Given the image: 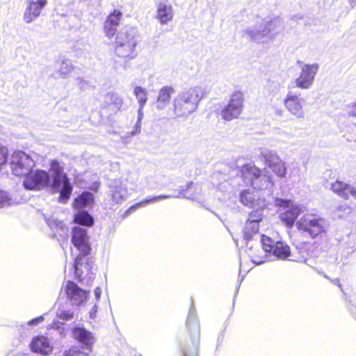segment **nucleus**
Here are the masks:
<instances>
[{
  "label": "nucleus",
  "instance_id": "nucleus-7",
  "mask_svg": "<svg viewBox=\"0 0 356 356\" xmlns=\"http://www.w3.org/2000/svg\"><path fill=\"white\" fill-rule=\"evenodd\" d=\"M260 242L265 252L268 253L270 259H291V253L289 246L282 241H274L265 235H261Z\"/></svg>",
  "mask_w": 356,
  "mask_h": 356
},
{
  "label": "nucleus",
  "instance_id": "nucleus-41",
  "mask_svg": "<svg viewBox=\"0 0 356 356\" xmlns=\"http://www.w3.org/2000/svg\"><path fill=\"white\" fill-rule=\"evenodd\" d=\"M86 256H83V254H80L74 260V264L73 267H79V266H83L85 263L90 266V264L86 261Z\"/></svg>",
  "mask_w": 356,
  "mask_h": 356
},
{
  "label": "nucleus",
  "instance_id": "nucleus-23",
  "mask_svg": "<svg viewBox=\"0 0 356 356\" xmlns=\"http://www.w3.org/2000/svg\"><path fill=\"white\" fill-rule=\"evenodd\" d=\"M330 189L345 200H348L350 196L356 200V188L352 185L337 180L332 184Z\"/></svg>",
  "mask_w": 356,
  "mask_h": 356
},
{
  "label": "nucleus",
  "instance_id": "nucleus-12",
  "mask_svg": "<svg viewBox=\"0 0 356 356\" xmlns=\"http://www.w3.org/2000/svg\"><path fill=\"white\" fill-rule=\"evenodd\" d=\"M260 157L265 164L279 177L283 178L286 174L285 163L277 155L276 152L268 149H263Z\"/></svg>",
  "mask_w": 356,
  "mask_h": 356
},
{
  "label": "nucleus",
  "instance_id": "nucleus-51",
  "mask_svg": "<svg viewBox=\"0 0 356 356\" xmlns=\"http://www.w3.org/2000/svg\"><path fill=\"white\" fill-rule=\"evenodd\" d=\"M38 323V321H34V323L33 324H37ZM29 325H31L32 323H30V322L29 323Z\"/></svg>",
  "mask_w": 356,
  "mask_h": 356
},
{
  "label": "nucleus",
  "instance_id": "nucleus-40",
  "mask_svg": "<svg viewBox=\"0 0 356 356\" xmlns=\"http://www.w3.org/2000/svg\"><path fill=\"white\" fill-rule=\"evenodd\" d=\"M8 149L0 145V166L5 164L7 161Z\"/></svg>",
  "mask_w": 356,
  "mask_h": 356
},
{
  "label": "nucleus",
  "instance_id": "nucleus-17",
  "mask_svg": "<svg viewBox=\"0 0 356 356\" xmlns=\"http://www.w3.org/2000/svg\"><path fill=\"white\" fill-rule=\"evenodd\" d=\"M193 186H194L193 183L190 182L186 185V189H184V188H183V187H181V188L179 190L178 195H160L158 196L145 198L143 201H141L138 203H136V204H134V206L130 207L129 211L135 210L137 208L142 207V206H145L147 204H152L155 202L160 201V200H165V199H168V198H172V197L179 198V197H182L189 199V200H194V198H195L194 195L189 193V191L191 190L193 188Z\"/></svg>",
  "mask_w": 356,
  "mask_h": 356
},
{
  "label": "nucleus",
  "instance_id": "nucleus-2",
  "mask_svg": "<svg viewBox=\"0 0 356 356\" xmlns=\"http://www.w3.org/2000/svg\"><path fill=\"white\" fill-rule=\"evenodd\" d=\"M204 95L201 87L191 88L179 94L174 99V111L177 117L187 116L197 108Z\"/></svg>",
  "mask_w": 356,
  "mask_h": 356
},
{
  "label": "nucleus",
  "instance_id": "nucleus-47",
  "mask_svg": "<svg viewBox=\"0 0 356 356\" xmlns=\"http://www.w3.org/2000/svg\"><path fill=\"white\" fill-rule=\"evenodd\" d=\"M275 113L278 116H282L283 114V111L282 109H277Z\"/></svg>",
  "mask_w": 356,
  "mask_h": 356
},
{
  "label": "nucleus",
  "instance_id": "nucleus-22",
  "mask_svg": "<svg viewBox=\"0 0 356 356\" xmlns=\"http://www.w3.org/2000/svg\"><path fill=\"white\" fill-rule=\"evenodd\" d=\"M29 346L32 352L42 355H49L53 351V346L49 339L43 335L34 337Z\"/></svg>",
  "mask_w": 356,
  "mask_h": 356
},
{
  "label": "nucleus",
  "instance_id": "nucleus-28",
  "mask_svg": "<svg viewBox=\"0 0 356 356\" xmlns=\"http://www.w3.org/2000/svg\"><path fill=\"white\" fill-rule=\"evenodd\" d=\"M94 201L93 195L90 192H83L76 197L74 202V207L76 209H81L90 206Z\"/></svg>",
  "mask_w": 356,
  "mask_h": 356
},
{
  "label": "nucleus",
  "instance_id": "nucleus-34",
  "mask_svg": "<svg viewBox=\"0 0 356 356\" xmlns=\"http://www.w3.org/2000/svg\"><path fill=\"white\" fill-rule=\"evenodd\" d=\"M47 223L51 229H56V233H58L60 230L66 233V225L62 221L56 220L54 218H49L47 219Z\"/></svg>",
  "mask_w": 356,
  "mask_h": 356
},
{
  "label": "nucleus",
  "instance_id": "nucleus-35",
  "mask_svg": "<svg viewBox=\"0 0 356 356\" xmlns=\"http://www.w3.org/2000/svg\"><path fill=\"white\" fill-rule=\"evenodd\" d=\"M88 353L83 351V348L73 346L65 350L63 356H88Z\"/></svg>",
  "mask_w": 356,
  "mask_h": 356
},
{
  "label": "nucleus",
  "instance_id": "nucleus-36",
  "mask_svg": "<svg viewBox=\"0 0 356 356\" xmlns=\"http://www.w3.org/2000/svg\"><path fill=\"white\" fill-rule=\"evenodd\" d=\"M122 17V13L119 10H115L112 13H111L105 22L113 24L118 26L120 20Z\"/></svg>",
  "mask_w": 356,
  "mask_h": 356
},
{
  "label": "nucleus",
  "instance_id": "nucleus-15",
  "mask_svg": "<svg viewBox=\"0 0 356 356\" xmlns=\"http://www.w3.org/2000/svg\"><path fill=\"white\" fill-rule=\"evenodd\" d=\"M72 243L83 256L89 254L91 248L86 229L74 227L72 231Z\"/></svg>",
  "mask_w": 356,
  "mask_h": 356
},
{
  "label": "nucleus",
  "instance_id": "nucleus-39",
  "mask_svg": "<svg viewBox=\"0 0 356 356\" xmlns=\"http://www.w3.org/2000/svg\"><path fill=\"white\" fill-rule=\"evenodd\" d=\"M57 316L59 319L63 321H69L74 317V314L70 311L63 310L61 311L59 314H58Z\"/></svg>",
  "mask_w": 356,
  "mask_h": 356
},
{
  "label": "nucleus",
  "instance_id": "nucleus-21",
  "mask_svg": "<svg viewBox=\"0 0 356 356\" xmlns=\"http://www.w3.org/2000/svg\"><path fill=\"white\" fill-rule=\"evenodd\" d=\"M111 199L115 204L122 203L128 197V191L125 183L120 179H114L108 184Z\"/></svg>",
  "mask_w": 356,
  "mask_h": 356
},
{
  "label": "nucleus",
  "instance_id": "nucleus-32",
  "mask_svg": "<svg viewBox=\"0 0 356 356\" xmlns=\"http://www.w3.org/2000/svg\"><path fill=\"white\" fill-rule=\"evenodd\" d=\"M240 201L243 204L249 207L254 208L257 204V201L254 200L252 194L245 191L241 193Z\"/></svg>",
  "mask_w": 356,
  "mask_h": 356
},
{
  "label": "nucleus",
  "instance_id": "nucleus-1",
  "mask_svg": "<svg viewBox=\"0 0 356 356\" xmlns=\"http://www.w3.org/2000/svg\"><path fill=\"white\" fill-rule=\"evenodd\" d=\"M284 29L282 19L277 17L268 21H264L254 27L246 29L244 31V35L257 43H264L267 42L268 40L274 39L283 31Z\"/></svg>",
  "mask_w": 356,
  "mask_h": 356
},
{
  "label": "nucleus",
  "instance_id": "nucleus-46",
  "mask_svg": "<svg viewBox=\"0 0 356 356\" xmlns=\"http://www.w3.org/2000/svg\"><path fill=\"white\" fill-rule=\"evenodd\" d=\"M43 320H44L43 316H39V317H38V318H35L32 319V320L30 321V323H34V321H38V322H39V321H43Z\"/></svg>",
  "mask_w": 356,
  "mask_h": 356
},
{
  "label": "nucleus",
  "instance_id": "nucleus-18",
  "mask_svg": "<svg viewBox=\"0 0 356 356\" xmlns=\"http://www.w3.org/2000/svg\"><path fill=\"white\" fill-rule=\"evenodd\" d=\"M134 93L139 104V108L138 110V119L134 127V130L129 133L131 136H134L140 132L141 121L143 118V108L147 100V92L145 88L140 86H136L134 90Z\"/></svg>",
  "mask_w": 356,
  "mask_h": 356
},
{
  "label": "nucleus",
  "instance_id": "nucleus-8",
  "mask_svg": "<svg viewBox=\"0 0 356 356\" xmlns=\"http://www.w3.org/2000/svg\"><path fill=\"white\" fill-rule=\"evenodd\" d=\"M187 336L190 343H187L184 350V356H198L200 341V326L197 317L189 315L186 320Z\"/></svg>",
  "mask_w": 356,
  "mask_h": 356
},
{
  "label": "nucleus",
  "instance_id": "nucleus-24",
  "mask_svg": "<svg viewBox=\"0 0 356 356\" xmlns=\"http://www.w3.org/2000/svg\"><path fill=\"white\" fill-rule=\"evenodd\" d=\"M73 338L84 344L90 350L95 343V337L91 332L83 327H75L72 330Z\"/></svg>",
  "mask_w": 356,
  "mask_h": 356
},
{
  "label": "nucleus",
  "instance_id": "nucleus-45",
  "mask_svg": "<svg viewBox=\"0 0 356 356\" xmlns=\"http://www.w3.org/2000/svg\"><path fill=\"white\" fill-rule=\"evenodd\" d=\"M95 296L97 300H99L102 295V289L99 286H97L94 290Z\"/></svg>",
  "mask_w": 356,
  "mask_h": 356
},
{
  "label": "nucleus",
  "instance_id": "nucleus-48",
  "mask_svg": "<svg viewBox=\"0 0 356 356\" xmlns=\"http://www.w3.org/2000/svg\"><path fill=\"white\" fill-rule=\"evenodd\" d=\"M252 261H253V263H254L257 265H260L264 262L263 260H259V261L253 260Z\"/></svg>",
  "mask_w": 356,
  "mask_h": 356
},
{
  "label": "nucleus",
  "instance_id": "nucleus-27",
  "mask_svg": "<svg viewBox=\"0 0 356 356\" xmlns=\"http://www.w3.org/2000/svg\"><path fill=\"white\" fill-rule=\"evenodd\" d=\"M259 229V224L255 220H247L243 230L244 239L246 241L252 239L258 234Z\"/></svg>",
  "mask_w": 356,
  "mask_h": 356
},
{
  "label": "nucleus",
  "instance_id": "nucleus-16",
  "mask_svg": "<svg viewBox=\"0 0 356 356\" xmlns=\"http://www.w3.org/2000/svg\"><path fill=\"white\" fill-rule=\"evenodd\" d=\"M305 102V100L303 98L292 91H289L284 99V104L287 111L298 119L305 118V113L303 110Z\"/></svg>",
  "mask_w": 356,
  "mask_h": 356
},
{
  "label": "nucleus",
  "instance_id": "nucleus-9",
  "mask_svg": "<svg viewBox=\"0 0 356 356\" xmlns=\"http://www.w3.org/2000/svg\"><path fill=\"white\" fill-rule=\"evenodd\" d=\"M66 300L72 306H81L86 302L90 296V291L81 289L74 282L67 280L60 289Z\"/></svg>",
  "mask_w": 356,
  "mask_h": 356
},
{
  "label": "nucleus",
  "instance_id": "nucleus-10",
  "mask_svg": "<svg viewBox=\"0 0 356 356\" xmlns=\"http://www.w3.org/2000/svg\"><path fill=\"white\" fill-rule=\"evenodd\" d=\"M10 168L16 176H25L31 172L34 160L24 152H15L11 156Z\"/></svg>",
  "mask_w": 356,
  "mask_h": 356
},
{
  "label": "nucleus",
  "instance_id": "nucleus-50",
  "mask_svg": "<svg viewBox=\"0 0 356 356\" xmlns=\"http://www.w3.org/2000/svg\"><path fill=\"white\" fill-rule=\"evenodd\" d=\"M75 269V273L77 274L78 273V270L80 269V268H74Z\"/></svg>",
  "mask_w": 356,
  "mask_h": 356
},
{
  "label": "nucleus",
  "instance_id": "nucleus-25",
  "mask_svg": "<svg viewBox=\"0 0 356 356\" xmlns=\"http://www.w3.org/2000/svg\"><path fill=\"white\" fill-rule=\"evenodd\" d=\"M173 92V88L169 86L163 87L159 90L156 99V108L159 110H163L166 108Z\"/></svg>",
  "mask_w": 356,
  "mask_h": 356
},
{
  "label": "nucleus",
  "instance_id": "nucleus-37",
  "mask_svg": "<svg viewBox=\"0 0 356 356\" xmlns=\"http://www.w3.org/2000/svg\"><path fill=\"white\" fill-rule=\"evenodd\" d=\"M13 204V200L9 195L6 192L0 190V208Z\"/></svg>",
  "mask_w": 356,
  "mask_h": 356
},
{
  "label": "nucleus",
  "instance_id": "nucleus-11",
  "mask_svg": "<svg viewBox=\"0 0 356 356\" xmlns=\"http://www.w3.org/2000/svg\"><path fill=\"white\" fill-rule=\"evenodd\" d=\"M243 93L238 91L234 92L228 104L221 111L220 115L222 118L227 121L237 118L243 111Z\"/></svg>",
  "mask_w": 356,
  "mask_h": 356
},
{
  "label": "nucleus",
  "instance_id": "nucleus-44",
  "mask_svg": "<svg viewBox=\"0 0 356 356\" xmlns=\"http://www.w3.org/2000/svg\"><path fill=\"white\" fill-rule=\"evenodd\" d=\"M337 210H338L339 211H344V212H346V213H350V211H351V209H350V207L348 204H344L343 205H341V206H339V207L337 208Z\"/></svg>",
  "mask_w": 356,
  "mask_h": 356
},
{
  "label": "nucleus",
  "instance_id": "nucleus-33",
  "mask_svg": "<svg viewBox=\"0 0 356 356\" xmlns=\"http://www.w3.org/2000/svg\"><path fill=\"white\" fill-rule=\"evenodd\" d=\"M72 70L73 66L71 60L68 59H65L62 60L60 63L58 70V73L60 74L61 77L65 78L69 74L72 72Z\"/></svg>",
  "mask_w": 356,
  "mask_h": 356
},
{
  "label": "nucleus",
  "instance_id": "nucleus-31",
  "mask_svg": "<svg viewBox=\"0 0 356 356\" xmlns=\"http://www.w3.org/2000/svg\"><path fill=\"white\" fill-rule=\"evenodd\" d=\"M106 102L114 106L117 111L120 110L123 105L122 99L117 94L113 92H108L106 95Z\"/></svg>",
  "mask_w": 356,
  "mask_h": 356
},
{
  "label": "nucleus",
  "instance_id": "nucleus-38",
  "mask_svg": "<svg viewBox=\"0 0 356 356\" xmlns=\"http://www.w3.org/2000/svg\"><path fill=\"white\" fill-rule=\"evenodd\" d=\"M117 29L118 26L113 24L111 23L109 24L106 22H104V29L105 34L108 38H111L113 37L116 33Z\"/></svg>",
  "mask_w": 356,
  "mask_h": 356
},
{
  "label": "nucleus",
  "instance_id": "nucleus-19",
  "mask_svg": "<svg viewBox=\"0 0 356 356\" xmlns=\"http://www.w3.org/2000/svg\"><path fill=\"white\" fill-rule=\"evenodd\" d=\"M26 8L24 13V21L30 24L37 19L42 10L47 4V0H26Z\"/></svg>",
  "mask_w": 356,
  "mask_h": 356
},
{
  "label": "nucleus",
  "instance_id": "nucleus-49",
  "mask_svg": "<svg viewBox=\"0 0 356 356\" xmlns=\"http://www.w3.org/2000/svg\"><path fill=\"white\" fill-rule=\"evenodd\" d=\"M350 1L351 4H353V5L356 4V0H350Z\"/></svg>",
  "mask_w": 356,
  "mask_h": 356
},
{
  "label": "nucleus",
  "instance_id": "nucleus-6",
  "mask_svg": "<svg viewBox=\"0 0 356 356\" xmlns=\"http://www.w3.org/2000/svg\"><path fill=\"white\" fill-rule=\"evenodd\" d=\"M297 228L312 238L325 231V221L314 213H305L296 222Z\"/></svg>",
  "mask_w": 356,
  "mask_h": 356
},
{
  "label": "nucleus",
  "instance_id": "nucleus-30",
  "mask_svg": "<svg viewBox=\"0 0 356 356\" xmlns=\"http://www.w3.org/2000/svg\"><path fill=\"white\" fill-rule=\"evenodd\" d=\"M257 208L253 210L250 214L249 218L247 220H255L258 224L263 218V210L266 207L264 202L263 201L261 204H259V200H257V204L255 205Z\"/></svg>",
  "mask_w": 356,
  "mask_h": 356
},
{
  "label": "nucleus",
  "instance_id": "nucleus-5",
  "mask_svg": "<svg viewBox=\"0 0 356 356\" xmlns=\"http://www.w3.org/2000/svg\"><path fill=\"white\" fill-rule=\"evenodd\" d=\"M51 170L53 172V188L60 193V201L65 203L70 197L72 186L58 161H51Z\"/></svg>",
  "mask_w": 356,
  "mask_h": 356
},
{
  "label": "nucleus",
  "instance_id": "nucleus-3",
  "mask_svg": "<svg viewBox=\"0 0 356 356\" xmlns=\"http://www.w3.org/2000/svg\"><path fill=\"white\" fill-rule=\"evenodd\" d=\"M241 172L247 185L257 190L271 191L274 184L271 175L266 169L261 170L254 164L248 163L243 165Z\"/></svg>",
  "mask_w": 356,
  "mask_h": 356
},
{
  "label": "nucleus",
  "instance_id": "nucleus-26",
  "mask_svg": "<svg viewBox=\"0 0 356 356\" xmlns=\"http://www.w3.org/2000/svg\"><path fill=\"white\" fill-rule=\"evenodd\" d=\"M173 17L172 8L170 5L160 3L157 8L156 17L161 24H166Z\"/></svg>",
  "mask_w": 356,
  "mask_h": 356
},
{
  "label": "nucleus",
  "instance_id": "nucleus-29",
  "mask_svg": "<svg viewBox=\"0 0 356 356\" xmlns=\"http://www.w3.org/2000/svg\"><path fill=\"white\" fill-rule=\"evenodd\" d=\"M74 222L85 225L91 226L93 224V218L85 211L79 210L75 215L74 218Z\"/></svg>",
  "mask_w": 356,
  "mask_h": 356
},
{
  "label": "nucleus",
  "instance_id": "nucleus-14",
  "mask_svg": "<svg viewBox=\"0 0 356 356\" xmlns=\"http://www.w3.org/2000/svg\"><path fill=\"white\" fill-rule=\"evenodd\" d=\"M24 186L28 190H40L49 182V174L42 170L31 172L24 176Z\"/></svg>",
  "mask_w": 356,
  "mask_h": 356
},
{
  "label": "nucleus",
  "instance_id": "nucleus-20",
  "mask_svg": "<svg viewBox=\"0 0 356 356\" xmlns=\"http://www.w3.org/2000/svg\"><path fill=\"white\" fill-rule=\"evenodd\" d=\"M281 206L286 208V211L281 213L280 218L288 226L291 227L298 216L304 212L305 208L293 204L291 201L282 200Z\"/></svg>",
  "mask_w": 356,
  "mask_h": 356
},
{
  "label": "nucleus",
  "instance_id": "nucleus-4",
  "mask_svg": "<svg viewBox=\"0 0 356 356\" xmlns=\"http://www.w3.org/2000/svg\"><path fill=\"white\" fill-rule=\"evenodd\" d=\"M136 29L131 26H125L118 33L115 42V54L118 57L133 59L136 56Z\"/></svg>",
  "mask_w": 356,
  "mask_h": 356
},
{
  "label": "nucleus",
  "instance_id": "nucleus-43",
  "mask_svg": "<svg viewBox=\"0 0 356 356\" xmlns=\"http://www.w3.org/2000/svg\"><path fill=\"white\" fill-rule=\"evenodd\" d=\"M76 81L81 89H84L85 86L87 85V82L82 78H77Z\"/></svg>",
  "mask_w": 356,
  "mask_h": 356
},
{
  "label": "nucleus",
  "instance_id": "nucleus-13",
  "mask_svg": "<svg viewBox=\"0 0 356 356\" xmlns=\"http://www.w3.org/2000/svg\"><path fill=\"white\" fill-rule=\"evenodd\" d=\"M318 67L317 63L302 64L300 74L294 80L295 86L302 90L309 89L314 83Z\"/></svg>",
  "mask_w": 356,
  "mask_h": 356
},
{
  "label": "nucleus",
  "instance_id": "nucleus-42",
  "mask_svg": "<svg viewBox=\"0 0 356 356\" xmlns=\"http://www.w3.org/2000/svg\"><path fill=\"white\" fill-rule=\"evenodd\" d=\"M348 114L350 116L356 117V102L349 106Z\"/></svg>",
  "mask_w": 356,
  "mask_h": 356
}]
</instances>
